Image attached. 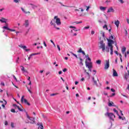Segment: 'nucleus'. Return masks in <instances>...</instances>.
Instances as JSON below:
<instances>
[{
  "instance_id": "nucleus-1",
  "label": "nucleus",
  "mask_w": 129,
  "mask_h": 129,
  "mask_svg": "<svg viewBox=\"0 0 129 129\" xmlns=\"http://www.w3.org/2000/svg\"><path fill=\"white\" fill-rule=\"evenodd\" d=\"M99 43V49H101L102 52H106V53H109V47H108V46L105 45V43H104L103 40L100 41Z\"/></svg>"
},
{
  "instance_id": "nucleus-2",
  "label": "nucleus",
  "mask_w": 129,
  "mask_h": 129,
  "mask_svg": "<svg viewBox=\"0 0 129 129\" xmlns=\"http://www.w3.org/2000/svg\"><path fill=\"white\" fill-rule=\"evenodd\" d=\"M108 41V46L110 47V55L113 54V46H112V44H113V40L111 39H107Z\"/></svg>"
},
{
  "instance_id": "nucleus-3",
  "label": "nucleus",
  "mask_w": 129,
  "mask_h": 129,
  "mask_svg": "<svg viewBox=\"0 0 129 129\" xmlns=\"http://www.w3.org/2000/svg\"><path fill=\"white\" fill-rule=\"evenodd\" d=\"M26 116L27 118L29 119V120H31V121H29V120H26V123H31V124H34V123H35V117H30V116H29V114H28L27 112H26Z\"/></svg>"
},
{
  "instance_id": "nucleus-4",
  "label": "nucleus",
  "mask_w": 129,
  "mask_h": 129,
  "mask_svg": "<svg viewBox=\"0 0 129 129\" xmlns=\"http://www.w3.org/2000/svg\"><path fill=\"white\" fill-rule=\"evenodd\" d=\"M105 116H108L111 120H113V118L115 117V115H114L112 113L107 112L105 114Z\"/></svg>"
},
{
  "instance_id": "nucleus-5",
  "label": "nucleus",
  "mask_w": 129,
  "mask_h": 129,
  "mask_svg": "<svg viewBox=\"0 0 129 129\" xmlns=\"http://www.w3.org/2000/svg\"><path fill=\"white\" fill-rule=\"evenodd\" d=\"M55 23L57 26H60L61 25V20H60V18H58V16H55L54 17V19L52 20V21H55Z\"/></svg>"
},
{
  "instance_id": "nucleus-6",
  "label": "nucleus",
  "mask_w": 129,
  "mask_h": 129,
  "mask_svg": "<svg viewBox=\"0 0 129 129\" xmlns=\"http://www.w3.org/2000/svg\"><path fill=\"white\" fill-rule=\"evenodd\" d=\"M86 66L88 67L89 71L91 72V68H92V62H88L87 61H85Z\"/></svg>"
},
{
  "instance_id": "nucleus-7",
  "label": "nucleus",
  "mask_w": 129,
  "mask_h": 129,
  "mask_svg": "<svg viewBox=\"0 0 129 129\" xmlns=\"http://www.w3.org/2000/svg\"><path fill=\"white\" fill-rule=\"evenodd\" d=\"M24 97H25V96H22L21 97V102H24V103H25V104H27V105H31V104H30V103L28 102V100L26 99H24Z\"/></svg>"
},
{
  "instance_id": "nucleus-8",
  "label": "nucleus",
  "mask_w": 129,
  "mask_h": 129,
  "mask_svg": "<svg viewBox=\"0 0 129 129\" xmlns=\"http://www.w3.org/2000/svg\"><path fill=\"white\" fill-rule=\"evenodd\" d=\"M105 62L106 63L105 64L104 69L105 70H107V69L109 68V60H106Z\"/></svg>"
},
{
  "instance_id": "nucleus-9",
  "label": "nucleus",
  "mask_w": 129,
  "mask_h": 129,
  "mask_svg": "<svg viewBox=\"0 0 129 129\" xmlns=\"http://www.w3.org/2000/svg\"><path fill=\"white\" fill-rule=\"evenodd\" d=\"M92 79L94 83V85H96V86H97V81H99L98 78H97V77H96L95 78L94 77H93Z\"/></svg>"
},
{
  "instance_id": "nucleus-10",
  "label": "nucleus",
  "mask_w": 129,
  "mask_h": 129,
  "mask_svg": "<svg viewBox=\"0 0 129 129\" xmlns=\"http://www.w3.org/2000/svg\"><path fill=\"white\" fill-rule=\"evenodd\" d=\"M19 47H20V48H22V49H23V50H25L26 52H28V51H30V49H27V46H23V45L22 44L19 45Z\"/></svg>"
},
{
  "instance_id": "nucleus-11",
  "label": "nucleus",
  "mask_w": 129,
  "mask_h": 129,
  "mask_svg": "<svg viewBox=\"0 0 129 129\" xmlns=\"http://www.w3.org/2000/svg\"><path fill=\"white\" fill-rule=\"evenodd\" d=\"M127 73H125L124 74V78L126 79V80H127V79L129 78V71H127Z\"/></svg>"
},
{
  "instance_id": "nucleus-12",
  "label": "nucleus",
  "mask_w": 129,
  "mask_h": 129,
  "mask_svg": "<svg viewBox=\"0 0 129 129\" xmlns=\"http://www.w3.org/2000/svg\"><path fill=\"white\" fill-rule=\"evenodd\" d=\"M113 77H117V76H118V74L116 70H113Z\"/></svg>"
},
{
  "instance_id": "nucleus-13",
  "label": "nucleus",
  "mask_w": 129,
  "mask_h": 129,
  "mask_svg": "<svg viewBox=\"0 0 129 129\" xmlns=\"http://www.w3.org/2000/svg\"><path fill=\"white\" fill-rule=\"evenodd\" d=\"M114 13V10L112 7H110L109 9H108L107 13Z\"/></svg>"
},
{
  "instance_id": "nucleus-14",
  "label": "nucleus",
  "mask_w": 129,
  "mask_h": 129,
  "mask_svg": "<svg viewBox=\"0 0 129 129\" xmlns=\"http://www.w3.org/2000/svg\"><path fill=\"white\" fill-rule=\"evenodd\" d=\"M37 125H39L38 128L44 129V126H43V124L42 123H40V124L37 123Z\"/></svg>"
},
{
  "instance_id": "nucleus-15",
  "label": "nucleus",
  "mask_w": 129,
  "mask_h": 129,
  "mask_svg": "<svg viewBox=\"0 0 129 129\" xmlns=\"http://www.w3.org/2000/svg\"><path fill=\"white\" fill-rule=\"evenodd\" d=\"M50 24L52 25V26H53L54 28H55L56 30H60V28L56 27V24H54L52 21H51Z\"/></svg>"
},
{
  "instance_id": "nucleus-16",
  "label": "nucleus",
  "mask_w": 129,
  "mask_h": 129,
  "mask_svg": "<svg viewBox=\"0 0 129 129\" xmlns=\"http://www.w3.org/2000/svg\"><path fill=\"white\" fill-rule=\"evenodd\" d=\"M21 10H22V12H23V13H24V14H28L29 15H30V14H31V12L30 11L27 12L23 8H21Z\"/></svg>"
},
{
  "instance_id": "nucleus-17",
  "label": "nucleus",
  "mask_w": 129,
  "mask_h": 129,
  "mask_svg": "<svg viewBox=\"0 0 129 129\" xmlns=\"http://www.w3.org/2000/svg\"><path fill=\"white\" fill-rule=\"evenodd\" d=\"M126 50V48L125 47L123 46L121 49L122 54H124Z\"/></svg>"
},
{
  "instance_id": "nucleus-18",
  "label": "nucleus",
  "mask_w": 129,
  "mask_h": 129,
  "mask_svg": "<svg viewBox=\"0 0 129 129\" xmlns=\"http://www.w3.org/2000/svg\"><path fill=\"white\" fill-rule=\"evenodd\" d=\"M24 26L26 27V28L29 27V20H25Z\"/></svg>"
},
{
  "instance_id": "nucleus-19",
  "label": "nucleus",
  "mask_w": 129,
  "mask_h": 129,
  "mask_svg": "<svg viewBox=\"0 0 129 129\" xmlns=\"http://www.w3.org/2000/svg\"><path fill=\"white\" fill-rule=\"evenodd\" d=\"M108 106H114V103H113L112 101H109Z\"/></svg>"
},
{
  "instance_id": "nucleus-20",
  "label": "nucleus",
  "mask_w": 129,
  "mask_h": 129,
  "mask_svg": "<svg viewBox=\"0 0 129 129\" xmlns=\"http://www.w3.org/2000/svg\"><path fill=\"white\" fill-rule=\"evenodd\" d=\"M114 24L116 26L117 28H118V26H119V21H115Z\"/></svg>"
},
{
  "instance_id": "nucleus-21",
  "label": "nucleus",
  "mask_w": 129,
  "mask_h": 129,
  "mask_svg": "<svg viewBox=\"0 0 129 129\" xmlns=\"http://www.w3.org/2000/svg\"><path fill=\"white\" fill-rule=\"evenodd\" d=\"M40 54H41V53H40V52L32 53L30 55V57H32V56H35L36 55H40Z\"/></svg>"
},
{
  "instance_id": "nucleus-22",
  "label": "nucleus",
  "mask_w": 129,
  "mask_h": 129,
  "mask_svg": "<svg viewBox=\"0 0 129 129\" xmlns=\"http://www.w3.org/2000/svg\"><path fill=\"white\" fill-rule=\"evenodd\" d=\"M0 22H2V23H7V21H6V19L2 18V19H0Z\"/></svg>"
},
{
  "instance_id": "nucleus-23",
  "label": "nucleus",
  "mask_w": 129,
  "mask_h": 129,
  "mask_svg": "<svg viewBox=\"0 0 129 129\" xmlns=\"http://www.w3.org/2000/svg\"><path fill=\"white\" fill-rule=\"evenodd\" d=\"M100 9L101 10V11H105V10H106V7L101 6L100 7Z\"/></svg>"
},
{
  "instance_id": "nucleus-24",
  "label": "nucleus",
  "mask_w": 129,
  "mask_h": 129,
  "mask_svg": "<svg viewBox=\"0 0 129 129\" xmlns=\"http://www.w3.org/2000/svg\"><path fill=\"white\" fill-rule=\"evenodd\" d=\"M21 71H22L23 72L25 73V72H27V70L25 69V68H24V67H21Z\"/></svg>"
},
{
  "instance_id": "nucleus-25",
  "label": "nucleus",
  "mask_w": 129,
  "mask_h": 129,
  "mask_svg": "<svg viewBox=\"0 0 129 129\" xmlns=\"http://www.w3.org/2000/svg\"><path fill=\"white\" fill-rule=\"evenodd\" d=\"M118 116H119L118 117H119V119H121L122 120H125V117H122L121 116H120L119 115Z\"/></svg>"
},
{
  "instance_id": "nucleus-26",
  "label": "nucleus",
  "mask_w": 129,
  "mask_h": 129,
  "mask_svg": "<svg viewBox=\"0 0 129 129\" xmlns=\"http://www.w3.org/2000/svg\"><path fill=\"white\" fill-rule=\"evenodd\" d=\"M15 108H18V109L20 111H23V109L20 108V106H16V107H15Z\"/></svg>"
},
{
  "instance_id": "nucleus-27",
  "label": "nucleus",
  "mask_w": 129,
  "mask_h": 129,
  "mask_svg": "<svg viewBox=\"0 0 129 129\" xmlns=\"http://www.w3.org/2000/svg\"><path fill=\"white\" fill-rule=\"evenodd\" d=\"M3 29H5V30H7L8 31H10V28L8 26H4Z\"/></svg>"
},
{
  "instance_id": "nucleus-28",
  "label": "nucleus",
  "mask_w": 129,
  "mask_h": 129,
  "mask_svg": "<svg viewBox=\"0 0 129 129\" xmlns=\"http://www.w3.org/2000/svg\"><path fill=\"white\" fill-rule=\"evenodd\" d=\"M113 111H114V112H115V113H116V114H117V115H119V114H118V111L116 110V109L114 108V109H113Z\"/></svg>"
},
{
  "instance_id": "nucleus-29",
  "label": "nucleus",
  "mask_w": 129,
  "mask_h": 129,
  "mask_svg": "<svg viewBox=\"0 0 129 129\" xmlns=\"http://www.w3.org/2000/svg\"><path fill=\"white\" fill-rule=\"evenodd\" d=\"M97 64H98V65H100L101 64V60H96Z\"/></svg>"
},
{
  "instance_id": "nucleus-30",
  "label": "nucleus",
  "mask_w": 129,
  "mask_h": 129,
  "mask_svg": "<svg viewBox=\"0 0 129 129\" xmlns=\"http://www.w3.org/2000/svg\"><path fill=\"white\" fill-rule=\"evenodd\" d=\"M29 5H30V6H32L33 9H35V8H37V6L34 5L33 4H30Z\"/></svg>"
},
{
  "instance_id": "nucleus-31",
  "label": "nucleus",
  "mask_w": 129,
  "mask_h": 129,
  "mask_svg": "<svg viewBox=\"0 0 129 129\" xmlns=\"http://www.w3.org/2000/svg\"><path fill=\"white\" fill-rule=\"evenodd\" d=\"M70 53H71V54H72V55H73V56H75V57H76V58H78V57L77 56V55H76V54H75V53H74L73 52H71Z\"/></svg>"
},
{
  "instance_id": "nucleus-32",
  "label": "nucleus",
  "mask_w": 129,
  "mask_h": 129,
  "mask_svg": "<svg viewBox=\"0 0 129 129\" xmlns=\"http://www.w3.org/2000/svg\"><path fill=\"white\" fill-rule=\"evenodd\" d=\"M60 4H61V6H62V7H67V8H73V7H72V6H65V5L62 4L61 3H60Z\"/></svg>"
},
{
  "instance_id": "nucleus-33",
  "label": "nucleus",
  "mask_w": 129,
  "mask_h": 129,
  "mask_svg": "<svg viewBox=\"0 0 129 129\" xmlns=\"http://www.w3.org/2000/svg\"><path fill=\"white\" fill-rule=\"evenodd\" d=\"M83 51L82 48H80L79 50L78 51V53H82Z\"/></svg>"
},
{
  "instance_id": "nucleus-34",
  "label": "nucleus",
  "mask_w": 129,
  "mask_h": 129,
  "mask_svg": "<svg viewBox=\"0 0 129 129\" xmlns=\"http://www.w3.org/2000/svg\"><path fill=\"white\" fill-rule=\"evenodd\" d=\"M103 29H106V30H108V28H107V25H105L103 27Z\"/></svg>"
},
{
  "instance_id": "nucleus-35",
  "label": "nucleus",
  "mask_w": 129,
  "mask_h": 129,
  "mask_svg": "<svg viewBox=\"0 0 129 129\" xmlns=\"http://www.w3.org/2000/svg\"><path fill=\"white\" fill-rule=\"evenodd\" d=\"M14 2L16 4H19V3L20 2V0H14Z\"/></svg>"
},
{
  "instance_id": "nucleus-36",
  "label": "nucleus",
  "mask_w": 129,
  "mask_h": 129,
  "mask_svg": "<svg viewBox=\"0 0 129 129\" xmlns=\"http://www.w3.org/2000/svg\"><path fill=\"white\" fill-rule=\"evenodd\" d=\"M84 72H86V74H87V75H88L89 77H90V75H89V73L87 72L86 70H84Z\"/></svg>"
},
{
  "instance_id": "nucleus-37",
  "label": "nucleus",
  "mask_w": 129,
  "mask_h": 129,
  "mask_svg": "<svg viewBox=\"0 0 129 129\" xmlns=\"http://www.w3.org/2000/svg\"><path fill=\"white\" fill-rule=\"evenodd\" d=\"M113 36L111 35L109 37V40H113Z\"/></svg>"
},
{
  "instance_id": "nucleus-38",
  "label": "nucleus",
  "mask_w": 129,
  "mask_h": 129,
  "mask_svg": "<svg viewBox=\"0 0 129 129\" xmlns=\"http://www.w3.org/2000/svg\"><path fill=\"white\" fill-rule=\"evenodd\" d=\"M74 23H75L76 24H81L82 23V21H80V22L76 21Z\"/></svg>"
},
{
  "instance_id": "nucleus-39",
  "label": "nucleus",
  "mask_w": 129,
  "mask_h": 129,
  "mask_svg": "<svg viewBox=\"0 0 129 129\" xmlns=\"http://www.w3.org/2000/svg\"><path fill=\"white\" fill-rule=\"evenodd\" d=\"M11 112H13L14 113H15L16 112V110L14 109H12L11 110Z\"/></svg>"
},
{
  "instance_id": "nucleus-40",
  "label": "nucleus",
  "mask_w": 129,
  "mask_h": 129,
  "mask_svg": "<svg viewBox=\"0 0 129 129\" xmlns=\"http://www.w3.org/2000/svg\"><path fill=\"white\" fill-rule=\"evenodd\" d=\"M57 48L58 49V51H61V49L60 48V46H59V45H57Z\"/></svg>"
},
{
  "instance_id": "nucleus-41",
  "label": "nucleus",
  "mask_w": 129,
  "mask_h": 129,
  "mask_svg": "<svg viewBox=\"0 0 129 129\" xmlns=\"http://www.w3.org/2000/svg\"><path fill=\"white\" fill-rule=\"evenodd\" d=\"M100 34H101V35H102L103 37H104V32H103V31H101L100 32Z\"/></svg>"
},
{
  "instance_id": "nucleus-42",
  "label": "nucleus",
  "mask_w": 129,
  "mask_h": 129,
  "mask_svg": "<svg viewBox=\"0 0 129 129\" xmlns=\"http://www.w3.org/2000/svg\"><path fill=\"white\" fill-rule=\"evenodd\" d=\"M118 2H119L121 4H123V3H124L123 0H118Z\"/></svg>"
},
{
  "instance_id": "nucleus-43",
  "label": "nucleus",
  "mask_w": 129,
  "mask_h": 129,
  "mask_svg": "<svg viewBox=\"0 0 129 129\" xmlns=\"http://www.w3.org/2000/svg\"><path fill=\"white\" fill-rule=\"evenodd\" d=\"M70 28L71 29H76V27H74V26H70Z\"/></svg>"
},
{
  "instance_id": "nucleus-44",
  "label": "nucleus",
  "mask_w": 129,
  "mask_h": 129,
  "mask_svg": "<svg viewBox=\"0 0 129 129\" xmlns=\"http://www.w3.org/2000/svg\"><path fill=\"white\" fill-rule=\"evenodd\" d=\"M13 78H14V79L16 80V81H17V82H18V79H17V78H16V76H15L14 75H13Z\"/></svg>"
},
{
  "instance_id": "nucleus-45",
  "label": "nucleus",
  "mask_w": 129,
  "mask_h": 129,
  "mask_svg": "<svg viewBox=\"0 0 129 129\" xmlns=\"http://www.w3.org/2000/svg\"><path fill=\"white\" fill-rule=\"evenodd\" d=\"M95 33V32L94 31H93V30L91 31V35H94Z\"/></svg>"
},
{
  "instance_id": "nucleus-46",
  "label": "nucleus",
  "mask_w": 129,
  "mask_h": 129,
  "mask_svg": "<svg viewBox=\"0 0 129 129\" xmlns=\"http://www.w3.org/2000/svg\"><path fill=\"white\" fill-rule=\"evenodd\" d=\"M9 31H11V32H16V30H15V29H10Z\"/></svg>"
},
{
  "instance_id": "nucleus-47",
  "label": "nucleus",
  "mask_w": 129,
  "mask_h": 129,
  "mask_svg": "<svg viewBox=\"0 0 129 129\" xmlns=\"http://www.w3.org/2000/svg\"><path fill=\"white\" fill-rule=\"evenodd\" d=\"M50 42L51 43H52V44H53V45H54V46H55V43H54V41H53V40H50Z\"/></svg>"
},
{
  "instance_id": "nucleus-48",
  "label": "nucleus",
  "mask_w": 129,
  "mask_h": 129,
  "mask_svg": "<svg viewBox=\"0 0 129 129\" xmlns=\"http://www.w3.org/2000/svg\"><path fill=\"white\" fill-rule=\"evenodd\" d=\"M111 91H112V92H115V90L113 89V88H111Z\"/></svg>"
},
{
  "instance_id": "nucleus-49",
  "label": "nucleus",
  "mask_w": 129,
  "mask_h": 129,
  "mask_svg": "<svg viewBox=\"0 0 129 129\" xmlns=\"http://www.w3.org/2000/svg\"><path fill=\"white\" fill-rule=\"evenodd\" d=\"M63 72H66V71H67V69L64 68L63 70H62Z\"/></svg>"
},
{
  "instance_id": "nucleus-50",
  "label": "nucleus",
  "mask_w": 129,
  "mask_h": 129,
  "mask_svg": "<svg viewBox=\"0 0 129 129\" xmlns=\"http://www.w3.org/2000/svg\"><path fill=\"white\" fill-rule=\"evenodd\" d=\"M79 10H81L82 13H83V12H84V10H83L82 8H79Z\"/></svg>"
},
{
  "instance_id": "nucleus-51",
  "label": "nucleus",
  "mask_w": 129,
  "mask_h": 129,
  "mask_svg": "<svg viewBox=\"0 0 129 129\" xmlns=\"http://www.w3.org/2000/svg\"><path fill=\"white\" fill-rule=\"evenodd\" d=\"M11 126L13 128L15 127V126H14V123H13V122L11 123Z\"/></svg>"
},
{
  "instance_id": "nucleus-52",
  "label": "nucleus",
  "mask_w": 129,
  "mask_h": 129,
  "mask_svg": "<svg viewBox=\"0 0 129 129\" xmlns=\"http://www.w3.org/2000/svg\"><path fill=\"white\" fill-rule=\"evenodd\" d=\"M43 44H44L45 47H47V44H46V42L43 41Z\"/></svg>"
},
{
  "instance_id": "nucleus-53",
  "label": "nucleus",
  "mask_w": 129,
  "mask_h": 129,
  "mask_svg": "<svg viewBox=\"0 0 129 129\" xmlns=\"http://www.w3.org/2000/svg\"><path fill=\"white\" fill-rule=\"evenodd\" d=\"M5 125H8V121H5Z\"/></svg>"
},
{
  "instance_id": "nucleus-54",
  "label": "nucleus",
  "mask_w": 129,
  "mask_h": 129,
  "mask_svg": "<svg viewBox=\"0 0 129 129\" xmlns=\"http://www.w3.org/2000/svg\"><path fill=\"white\" fill-rule=\"evenodd\" d=\"M2 106L3 107V108H6V106L5 105V104H3L2 105Z\"/></svg>"
},
{
  "instance_id": "nucleus-55",
  "label": "nucleus",
  "mask_w": 129,
  "mask_h": 129,
  "mask_svg": "<svg viewBox=\"0 0 129 129\" xmlns=\"http://www.w3.org/2000/svg\"><path fill=\"white\" fill-rule=\"evenodd\" d=\"M27 89H28V91H29V92L30 93H32V91H31V90L29 89L28 88H27Z\"/></svg>"
},
{
  "instance_id": "nucleus-56",
  "label": "nucleus",
  "mask_w": 129,
  "mask_h": 129,
  "mask_svg": "<svg viewBox=\"0 0 129 129\" xmlns=\"http://www.w3.org/2000/svg\"><path fill=\"white\" fill-rule=\"evenodd\" d=\"M114 95H115V93H112V95L110 96V97H112V96H114Z\"/></svg>"
},
{
  "instance_id": "nucleus-57",
  "label": "nucleus",
  "mask_w": 129,
  "mask_h": 129,
  "mask_svg": "<svg viewBox=\"0 0 129 129\" xmlns=\"http://www.w3.org/2000/svg\"><path fill=\"white\" fill-rule=\"evenodd\" d=\"M118 55L120 56V58H122V55H121V54L119 53Z\"/></svg>"
},
{
  "instance_id": "nucleus-58",
  "label": "nucleus",
  "mask_w": 129,
  "mask_h": 129,
  "mask_svg": "<svg viewBox=\"0 0 129 129\" xmlns=\"http://www.w3.org/2000/svg\"><path fill=\"white\" fill-rule=\"evenodd\" d=\"M82 53L83 54H84V55H86V54H85V52H84V51H82Z\"/></svg>"
},
{
  "instance_id": "nucleus-59",
  "label": "nucleus",
  "mask_w": 129,
  "mask_h": 129,
  "mask_svg": "<svg viewBox=\"0 0 129 129\" xmlns=\"http://www.w3.org/2000/svg\"><path fill=\"white\" fill-rule=\"evenodd\" d=\"M84 29H89V26H87V27H85Z\"/></svg>"
},
{
  "instance_id": "nucleus-60",
  "label": "nucleus",
  "mask_w": 129,
  "mask_h": 129,
  "mask_svg": "<svg viewBox=\"0 0 129 129\" xmlns=\"http://www.w3.org/2000/svg\"><path fill=\"white\" fill-rule=\"evenodd\" d=\"M54 95H56V94H51V95H50V96H54Z\"/></svg>"
},
{
  "instance_id": "nucleus-61",
  "label": "nucleus",
  "mask_w": 129,
  "mask_h": 129,
  "mask_svg": "<svg viewBox=\"0 0 129 129\" xmlns=\"http://www.w3.org/2000/svg\"><path fill=\"white\" fill-rule=\"evenodd\" d=\"M58 74L59 75H60V74H62V71H59V72H58Z\"/></svg>"
},
{
  "instance_id": "nucleus-62",
  "label": "nucleus",
  "mask_w": 129,
  "mask_h": 129,
  "mask_svg": "<svg viewBox=\"0 0 129 129\" xmlns=\"http://www.w3.org/2000/svg\"><path fill=\"white\" fill-rule=\"evenodd\" d=\"M1 85H3V86H5V83H4V82L1 83Z\"/></svg>"
},
{
  "instance_id": "nucleus-63",
  "label": "nucleus",
  "mask_w": 129,
  "mask_h": 129,
  "mask_svg": "<svg viewBox=\"0 0 129 129\" xmlns=\"http://www.w3.org/2000/svg\"><path fill=\"white\" fill-rule=\"evenodd\" d=\"M115 53L116 54V55H118V52H117V51H115Z\"/></svg>"
},
{
  "instance_id": "nucleus-64",
  "label": "nucleus",
  "mask_w": 129,
  "mask_h": 129,
  "mask_svg": "<svg viewBox=\"0 0 129 129\" xmlns=\"http://www.w3.org/2000/svg\"><path fill=\"white\" fill-rule=\"evenodd\" d=\"M126 21H127V24H129V19H126Z\"/></svg>"
}]
</instances>
